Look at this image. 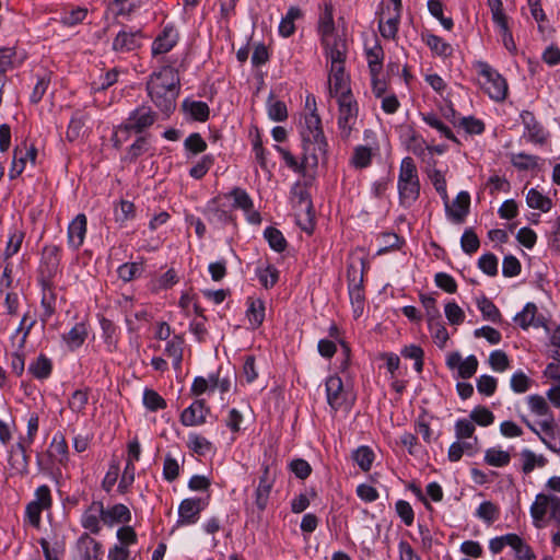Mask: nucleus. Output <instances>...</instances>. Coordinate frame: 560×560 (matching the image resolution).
I'll return each mask as SVG.
<instances>
[{
  "instance_id": "51",
  "label": "nucleus",
  "mask_w": 560,
  "mask_h": 560,
  "mask_svg": "<svg viewBox=\"0 0 560 560\" xmlns=\"http://www.w3.org/2000/svg\"><path fill=\"white\" fill-rule=\"evenodd\" d=\"M143 404L151 411L166 408L165 399L158 392L149 388L143 392Z\"/></svg>"
},
{
  "instance_id": "46",
  "label": "nucleus",
  "mask_w": 560,
  "mask_h": 560,
  "mask_svg": "<svg viewBox=\"0 0 560 560\" xmlns=\"http://www.w3.org/2000/svg\"><path fill=\"white\" fill-rule=\"evenodd\" d=\"M429 330L432 335L434 343L443 349L450 338L448 332L441 319L428 323Z\"/></svg>"
},
{
  "instance_id": "22",
  "label": "nucleus",
  "mask_w": 560,
  "mask_h": 560,
  "mask_svg": "<svg viewBox=\"0 0 560 560\" xmlns=\"http://www.w3.org/2000/svg\"><path fill=\"white\" fill-rule=\"evenodd\" d=\"M88 219L85 214L79 213L77 217L69 223L68 226V246L78 250L84 242L86 234Z\"/></svg>"
},
{
  "instance_id": "43",
  "label": "nucleus",
  "mask_w": 560,
  "mask_h": 560,
  "mask_svg": "<svg viewBox=\"0 0 560 560\" xmlns=\"http://www.w3.org/2000/svg\"><path fill=\"white\" fill-rule=\"evenodd\" d=\"M247 318L254 328L259 327L265 318V305L261 300H252L247 310Z\"/></svg>"
},
{
  "instance_id": "52",
  "label": "nucleus",
  "mask_w": 560,
  "mask_h": 560,
  "mask_svg": "<svg viewBox=\"0 0 560 560\" xmlns=\"http://www.w3.org/2000/svg\"><path fill=\"white\" fill-rule=\"evenodd\" d=\"M401 355L407 359L415 360V370L420 373L423 370L424 352L421 347L416 345L406 346L401 350Z\"/></svg>"
},
{
  "instance_id": "34",
  "label": "nucleus",
  "mask_w": 560,
  "mask_h": 560,
  "mask_svg": "<svg viewBox=\"0 0 560 560\" xmlns=\"http://www.w3.org/2000/svg\"><path fill=\"white\" fill-rule=\"evenodd\" d=\"M52 371V364L50 359L46 355L40 354L34 362L28 366V372L37 380H45L50 376Z\"/></svg>"
},
{
  "instance_id": "27",
  "label": "nucleus",
  "mask_w": 560,
  "mask_h": 560,
  "mask_svg": "<svg viewBox=\"0 0 560 560\" xmlns=\"http://www.w3.org/2000/svg\"><path fill=\"white\" fill-rule=\"evenodd\" d=\"M552 494L539 493L536 495L535 501L530 506V515L533 517L534 525L539 528L546 514L551 511Z\"/></svg>"
},
{
  "instance_id": "20",
  "label": "nucleus",
  "mask_w": 560,
  "mask_h": 560,
  "mask_svg": "<svg viewBox=\"0 0 560 560\" xmlns=\"http://www.w3.org/2000/svg\"><path fill=\"white\" fill-rule=\"evenodd\" d=\"M540 441L552 452L560 453V430L550 415L548 419L539 422Z\"/></svg>"
},
{
  "instance_id": "35",
  "label": "nucleus",
  "mask_w": 560,
  "mask_h": 560,
  "mask_svg": "<svg viewBox=\"0 0 560 560\" xmlns=\"http://www.w3.org/2000/svg\"><path fill=\"white\" fill-rule=\"evenodd\" d=\"M487 2L491 11L492 21L505 35H509L508 16L504 13L502 0H487Z\"/></svg>"
},
{
  "instance_id": "8",
  "label": "nucleus",
  "mask_w": 560,
  "mask_h": 560,
  "mask_svg": "<svg viewBox=\"0 0 560 560\" xmlns=\"http://www.w3.org/2000/svg\"><path fill=\"white\" fill-rule=\"evenodd\" d=\"M61 248L57 245H46L43 247L40 262L38 266V282H54L59 272Z\"/></svg>"
},
{
  "instance_id": "18",
  "label": "nucleus",
  "mask_w": 560,
  "mask_h": 560,
  "mask_svg": "<svg viewBox=\"0 0 560 560\" xmlns=\"http://www.w3.org/2000/svg\"><path fill=\"white\" fill-rule=\"evenodd\" d=\"M38 423H39L38 416L36 413L31 415V417L27 421V434H26V436L21 438L19 443L16 444V448L21 455V462L19 465H20V469L22 471L27 470L28 455L26 453V450L34 442V439L38 431Z\"/></svg>"
},
{
  "instance_id": "13",
  "label": "nucleus",
  "mask_w": 560,
  "mask_h": 560,
  "mask_svg": "<svg viewBox=\"0 0 560 560\" xmlns=\"http://www.w3.org/2000/svg\"><path fill=\"white\" fill-rule=\"evenodd\" d=\"M446 366L450 370H457V374L462 378H470L478 369V360L474 354L463 360L459 352H451L446 358Z\"/></svg>"
},
{
  "instance_id": "29",
  "label": "nucleus",
  "mask_w": 560,
  "mask_h": 560,
  "mask_svg": "<svg viewBox=\"0 0 560 560\" xmlns=\"http://www.w3.org/2000/svg\"><path fill=\"white\" fill-rule=\"evenodd\" d=\"M208 221L215 226H223L232 221V215L229 211L222 209L217 199H212L205 211Z\"/></svg>"
},
{
  "instance_id": "12",
  "label": "nucleus",
  "mask_w": 560,
  "mask_h": 560,
  "mask_svg": "<svg viewBox=\"0 0 560 560\" xmlns=\"http://www.w3.org/2000/svg\"><path fill=\"white\" fill-rule=\"evenodd\" d=\"M207 502L199 498H188L178 506V525H191L199 520L200 512L206 508Z\"/></svg>"
},
{
  "instance_id": "24",
  "label": "nucleus",
  "mask_w": 560,
  "mask_h": 560,
  "mask_svg": "<svg viewBox=\"0 0 560 560\" xmlns=\"http://www.w3.org/2000/svg\"><path fill=\"white\" fill-rule=\"evenodd\" d=\"M522 122L525 126V137L528 141L542 144L547 139V132L542 126L536 120L534 114L524 110L521 114Z\"/></svg>"
},
{
  "instance_id": "14",
  "label": "nucleus",
  "mask_w": 560,
  "mask_h": 560,
  "mask_svg": "<svg viewBox=\"0 0 560 560\" xmlns=\"http://www.w3.org/2000/svg\"><path fill=\"white\" fill-rule=\"evenodd\" d=\"M75 551L80 560H102L103 546L90 534L83 533L75 542Z\"/></svg>"
},
{
  "instance_id": "17",
  "label": "nucleus",
  "mask_w": 560,
  "mask_h": 560,
  "mask_svg": "<svg viewBox=\"0 0 560 560\" xmlns=\"http://www.w3.org/2000/svg\"><path fill=\"white\" fill-rule=\"evenodd\" d=\"M470 207V195L467 191H460L456 196L452 206L447 199V206H445V212L447 218L454 223L460 224L465 221L469 213Z\"/></svg>"
},
{
  "instance_id": "55",
  "label": "nucleus",
  "mask_w": 560,
  "mask_h": 560,
  "mask_svg": "<svg viewBox=\"0 0 560 560\" xmlns=\"http://www.w3.org/2000/svg\"><path fill=\"white\" fill-rule=\"evenodd\" d=\"M489 365L495 372H504L510 368L508 354L502 350H494L489 355Z\"/></svg>"
},
{
  "instance_id": "16",
  "label": "nucleus",
  "mask_w": 560,
  "mask_h": 560,
  "mask_svg": "<svg viewBox=\"0 0 560 560\" xmlns=\"http://www.w3.org/2000/svg\"><path fill=\"white\" fill-rule=\"evenodd\" d=\"M143 35L141 31H120L113 40V50L116 52H129L142 45Z\"/></svg>"
},
{
  "instance_id": "31",
  "label": "nucleus",
  "mask_w": 560,
  "mask_h": 560,
  "mask_svg": "<svg viewBox=\"0 0 560 560\" xmlns=\"http://www.w3.org/2000/svg\"><path fill=\"white\" fill-rule=\"evenodd\" d=\"M184 339L180 336H174L167 341L164 353L173 360V368L178 371L182 369Z\"/></svg>"
},
{
  "instance_id": "30",
  "label": "nucleus",
  "mask_w": 560,
  "mask_h": 560,
  "mask_svg": "<svg viewBox=\"0 0 560 560\" xmlns=\"http://www.w3.org/2000/svg\"><path fill=\"white\" fill-rule=\"evenodd\" d=\"M42 287V306L44 308L43 312V322H46L56 310V294H55V285L54 282H49L47 285L45 283H39Z\"/></svg>"
},
{
  "instance_id": "10",
  "label": "nucleus",
  "mask_w": 560,
  "mask_h": 560,
  "mask_svg": "<svg viewBox=\"0 0 560 560\" xmlns=\"http://www.w3.org/2000/svg\"><path fill=\"white\" fill-rule=\"evenodd\" d=\"M37 149L34 145L27 147L16 145L13 150V159L9 171V177L14 179L19 177L25 170L27 161L33 165L36 163Z\"/></svg>"
},
{
  "instance_id": "21",
  "label": "nucleus",
  "mask_w": 560,
  "mask_h": 560,
  "mask_svg": "<svg viewBox=\"0 0 560 560\" xmlns=\"http://www.w3.org/2000/svg\"><path fill=\"white\" fill-rule=\"evenodd\" d=\"M103 503L100 501H94L82 514L81 525L90 533L97 535L101 532V522H103Z\"/></svg>"
},
{
  "instance_id": "38",
  "label": "nucleus",
  "mask_w": 560,
  "mask_h": 560,
  "mask_svg": "<svg viewBox=\"0 0 560 560\" xmlns=\"http://www.w3.org/2000/svg\"><path fill=\"white\" fill-rule=\"evenodd\" d=\"M485 462L492 467H504L511 462V455L506 451L491 447L485 453Z\"/></svg>"
},
{
  "instance_id": "23",
  "label": "nucleus",
  "mask_w": 560,
  "mask_h": 560,
  "mask_svg": "<svg viewBox=\"0 0 560 560\" xmlns=\"http://www.w3.org/2000/svg\"><path fill=\"white\" fill-rule=\"evenodd\" d=\"M537 306L534 303H527L524 308L517 313L514 317V322L524 330L528 329L530 326L546 327L545 317L541 315H537Z\"/></svg>"
},
{
  "instance_id": "42",
  "label": "nucleus",
  "mask_w": 560,
  "mask_h": 560,
  "mask_svg": "<svg viewBox=\"0 0 560 560\" xmlns=\"http://www.w3.org/2000/svg\"><path fill=\"white\" fill-rule=\"evenodd\" d=\"M264 236L273 250L281 253L287 248V241L278 229L268 226L264 232Z\"/></svg>"
},
{
  "instance_id": "40",
  "label": "nucleus",
  "mask_w": 560,
  "mask_h": 560,
  "mask_svg": "<svg viewBox=\"0 0 560 560\" xmlns=\"http://www.w3.org/2000/svg\"><path fill=\"white\" fill-rule=\"evenodd\" d=\"M88 336L86 327L82 323L75 324L71 330L63 336V340L72 349L80 347Z\"/></svg>"
},
{
  "instance_id": "26",
  "label": "nucleus",
  "mask_w": 560,
  "mask_h": 560,
  "mask_svg": "<svg viewBox=\"0 0 560 560\" xmlns=\"http://www.w3.org/2000/svg\"><path fill=\"white\" fill-rule=\"evenodd\" d=\"M327 401L334 410H338L345 402L342 380L338 375L329 376L326 381Z\"/></svg>"
},
{
  "instance_id": "15",
  "label": "nucleus",
  "mask_w": 560,
  "mask_h": 560,
  "mask_svg": "<svg viewBox=\"0 0 560 560\" xmlns=\"http://www.w3.org/2000/svg\"><path fill=\"white\" fill-rule=\"evenodd\" d=\"M275 483V474L269 465H262V474L255 491V503L259 511L267 508L269 495Z\"/></svg>"
},
{
  "instance_id": "37",
  "label": "nucleus",
  "mask_w": 560,
  "mask_h": 560,
  "mask_svg": "<svg viewBox=\"0 0 560 560\" xmlns=\"http://www.w3.org/2000/svg\"><path fill=\"white\" fill-rule=\"evenodd\" d=\"M526 202L529 208L538 209L542 212H548L552 206L550 198L544 196L535 188L528 190L526 195Z\"/></svg>"
},
{
  "instance_id": "61",
  "label": "nucleus",
  "mask_w": 560,
  "mask_h": 560,
  "mask_svg": "<svg viewBox=\"0 0 560 560\" xmlns=\"http://www.w3.org/2000/svg\"><path fill=\"white\" fill-rule=\"evenodd\" d=\"M497 386H498V381L495 377H493L491 375L483 374L477 378V390L481 395H485L488 397L492 396L497 390Z\"/></svg>"
},
{
  "instance_id": "41",
  "label": "nucleus",
  "mask_w": 560,
  "mask_h": 560,
  "mask_svg": "<svg viewBox=\"0 0 560 560\" xmlns=\"http://www.w3.org/2000/svg\"><path fill=\"white\" fill-rule=\"evenodd\" d=\"M352 459L363 471H369L374 460V453L369 446H360L352 453Z\"/></svg>"
},
{
  "instance_id": "62",
  "label": "nucleus",
  "mask_w": 560,
  "mask_h": 560,
  "mask_svg": "<svg viewBox=\"0 0 560 560\" xmlns=\"http://www.w3.org/2000/svg\"><path fill=\"white\" fill-rule=\"evenodd\" d=\"M420 300L425 308L428 323L441 319V313L436 307V300L434 296L421 294Z\"/></svg>"
},
{
  "instance_id": "53",
  "label": "nucleus",
  "mask_w": 560,
  "mask_h": 560,
  "mask_svg": "<svg viewBox=\"0 0 560 560\" xmlns=\"http://www.w3.org/2000/svg\"><path fill=\"white\" fill-rule=\"evenodd\" d=\"M149 151V142L145 136H140L128 148L126 160L135 162L139 156Z\"/></svg>"
},
{
  "instance_id": "60",
  "label": "nucleus",
  "mask_w": 560,
  "mask_h": 560,
  "mask_svg": "<svg viewBox=\"0 0 560 560\" xmlns=\"http://www.w3.org/2000/svg\"><path fill=\"white\" fill-rule=\"evenodd\" d=\"M476 515L491 524L499 517V509L492 502L485 501L477 509Z\"/></svg>"
},
{
  "instance_id": "54",
  "label": "nucleus",
  "mask_w": 560,
  "mask_h": 560,
  "mask_svg": "<svg viewBox=\"0 0 560 560\" xmlns=\"http://www.w3.org/2000/svg\"><path fill=\"white\" fill-rule=\"evenodd\" d=\"M478 307L482 313L483 318L498 323L501 318L499 308L487 298H482L478 301Z\"/></svg>"
},
{
  "instance_id": "48",
  "label": "nucleus",
  "mask_w": 560,
  "mask_h": 560,
  "mask_svg": "<svg viewBox=\"0 0 560 560\" xmlns=\"http://www.w3.org/2000/svg\"><path fill=\"white\" fill-rule=\"evenodd\" d=\"M443 8L444 5L441 0L428 1V10L431 13V15L438 19L445 30L451 31L454 26V23L451 18H445L443 15Z\"/></svg>"
},
{
  "instance_id": "64",
  "label": "nucleus",
  "mask_w": 560,
  "mask_h": 560,
  "mask_svg": "<svg viewBox=\"0 0 560 560\" xmlns=\"http://www.w3.org/2000/svg\"><path fill=\"white\" fill-rule=\"evenodd\" d=\"M471 421L478 423L479 425L487 427L493 423L494 415L486 407H476L470 412Z\"/></svg>"
},
{
  "instance_id": "58",
  "label": "nucleus",
  "mask_w": 560,
  "mask_h": 560,
  "mask_svg": "<svg viewBox=\"0 0 560 560\" xmlns=\"http://www.w3.org/2000/svg\"><path fill=\"white\" fill-rule=\"evenodd\" d=\"M371 149L365 145H359L354 149L351 163L357 168H364L371 164Z\"/></svg>"
},
{
  "instance_id": "56",
  "label": "nucleus",
  "mask_w": 560,
  "mask_h": 560,
  "mask_svg": "<svg viewBox=\"0 0 560 560\" xmlns=\"http://www.w3.org/2000/svg\"><path fill=\"white\" fill-rule=\"evenodd\" d=\"M257 276L259 282L266 289L272 288L279 280V271L271 265H268L266 268L258 269Z\"/></svg>"
},
{
  "instance_id": "7",
  "label": "nucleus",
  "mask_w": 560,
  "mask_h": 560,
  "mask_svg": "<svg viewBox=\"0 0 560 560\" xmlns=\"http://www.w3.org/2000/svg\"><path fill=\"white\" fill-rule=\"evenodd\" d=\"M476 69L483 79L481 86L490 98L497 102L504 101L509 90L505 79L485 61L476 62Z\"/></svg>"
},
{
  "instance_id": "4",
  "label": "nucleus",
  "mask_w": 560,
  "mask_h": 560,
  "mask_svg": "<svg viewBox=\"0 0 560 560\" xmlns=\"http://www.w3.org/2000/svg\"><path fill=\"white\" fill-rule=\"evenodd\" d=\"M156 120V113L149 106H139L130 112L128 118L124 124L119 125L114 135L113 142L114 147L119 149L124 142L129 138V133H142L150 128Z\"/></svg>"
},
{
  "instance_id": "63",
  "label": "nucleus",
  "mask_w": 560,
  "mask_h": 560,
  "mask_svg": "<svg viewBox=\"0 0 560 560\" xmlns=\"http://www.w3.org/2000/svg\"><path fill=\"white\" fill-rule=\"evenodd\" d=\"M184 147L192 154H199L207 150V143L198 132L189 135L184 141Z\"/></svg>"
},
{
  "instance_id": "1",
  "label": "nucleus",
  "mask_w": 560,
  "mask_h": 560,
  "mask_svg": "<svg viewBox=\"0 0 560 560\" xmlns=\"http://www.w3.org/2000/svg\"><path fill=\"white\" fill-rule=\"evenodd\" d=\"M306 107L310 113L304 116L301 127L303 144L302 166L303 168H315L319 161L327 156L328 142L322 127V119L317 114L315 96H306Z\"/></svg>"
},
{
  "instance_id": "57",
  "label": "nucleus",
  "mask_w": 560,
  "mask_h": 560,
  "mask_svg": "<svg viewBox=\"0 0 560 560\" xmlns=\"http://www.w3.org/2000/svg\"><path fill=\"white\" fill-rule=\"evenodd\" d=\"M117 272L122 281L129 282L141 275L142 265L139 262H126L118 268Z\"/></svg>"
},
{
  "instance_id": "6",
  "label": "nucleus",
  "mask_w": 560,
  "mask_h": 560,
  "mask_svg": "<svg viewBox=\"0 0 560 560\" xmlns=\"http://www.w3.org/2000/svg\"><path fill=\"white\" fill-rule=\"evenodd\" d=\"M338 103V118L337 126L339 136L343 141L349 140L352 131L354 130L359 105L353 94H342L336 96Z\"/></svg>"
},
{
  "instance_id": "39",
  "label": "nucleus",
  "mask_w": 560,
  "mask_h": 560,
  "mask_svg": "<svg viewBox=\"0 0 560 560\" xmlns=\"http://www.w3.org/2000/svg\"><path fill=\"white\" fill-rule=\"evenodd\" d=\"M422 120L430 127L436 129L445 138L455 143H459L452 130L435 114H422Z\"/></svg>"
},
{
  "instance_id": "44",
  "label": "nucleus",
  "mask_w": 560,
  "mask_h": 560,
  "mask_svg": "<svg viewBox=\"0 0 560 560\" xmlns=\"http://www.w3.org/2000/svg\"><path fill=\"white\" fill-rule=\"evenodd\" d=\"M24 240V232L19 229H12L9 234V240L3 253L5 259L14 256L21 248V245Z\"/></svg>"
},
{
  "instance_id": "32",
  "label": "nucleus",
  "mask_w": 560,
  "mask_h": 560,
  "mask_svg": "<svg viewBox=\"0 0 560 560\" xmlns=\"http://www.w3.org/2000/svg\"><path fill=\"white\" fill-rule=\"evenodd\" d=\"M182 107L195 120L206 121L209 118L210 109L206 102L185 100Z\"/></svg>"
},
{
  "instance_id": "36",
  "label": "nucleus",
  "mask_w": 560,
  "mask_h": 560,
  "mask_svg": "<svg viewBox=\"0 0 560 560\" xmlns=\"http://www.w3.org/2000/svg\"><path fill=\"white\" fill-rule=\"evenodd\" d=\"M521 457L523 460L522 471L526 475L530 474L535 467H544L547 464V459L542 455H536L527 448L521 452Z\"/></svg>"
},
{
  "instance_id": "3",
  "label": "nucleus",
  "mask_w": 560,
  "mask_h": 560,
  "mask_svg": "<svg viewBox=\"0 0 560 560\" xmlns=\"http://www.w3.org/2000/svg\"><path fill=\"white\" fill-rule=\"evenodd\" d=\"M324 51L328 67V92L331 97L342 94H350V77L346 73L345 63L348 55V47Z\"/></svg>"
},
{
  "instance_id": "47",
  "label": "nucleus",
  "mask_w": 560,
  "mask_h": 560,
  "mask_svg": "<svg viewBox=\"0 0 560 560\" xmlns=\"http://www.w3.org/2000/svg\"><path fill=\"white\" fill-rule=\"evenodd\" d=\"M16 67V50L14 47H0V75Z\"/></svg>"
},
{
  "instance_id": "19",
  "label": "nucleus",
  "mask_w": 560,
  "mask_h": 560,
  "mask_svg": "<svg viewBox=\"0 0 560 560\" xmlns=\"http://www.w3.org/2000/svg\"><path fill=\"white\" fill-rule=\"evenodd\" d=\"M209 408L203 399L195 400L189 407L184 409L180 415V422L185 427H197L206 422Z\"/></svg>"
},
{
  "instance_id": "9",
  "label": "nucleus",
  "mask_w": 560,
  "mask_h": 560,
  "mask_svg": "<svg viewBox=\"0 0 560 560\" xmlns=\"http://www.w3.org/2000/svg\"><path fill=\"white\" fill-rule=\"evenodd\" d=\"M318 30L324 51L335 50L337 46H341L340 48L348 47L347 42L335 34L332 10L328 5H326L325 11L320 16Z\"/></svg>"
},
{
  "instance_id": "49",
  "label": "nucleus",
  "mask_w": 560,
  "mask_h": 560,
  "mask_svg": "<svg viewBox=\"0 0 560 560\" xmlns=\"http://www.w3.org/2000/svg\"><path fill=\"white\" fill-rule=\"evenodd\" d=\"M460 247L467 255H471L479 249L480 241L472 229H466L463 233L460 238Z\"/></svg>"
},
{
  "instance_id": "33",
  "label": "nucleus",
  "mask_w": 560,
  "mask_h": 560,
  "mask_svg": "<svg viewBox=\"0 0 560 560\" xmlns=\"http://www.w3.org/2000/svg\"><path fill=\"white\" fill-rule=\"evenodd\" d=\"M508 546L514 550L516 560H536V555L532 547L518 535L515 534L514 537H509Z\"/></svg>"
},
{
  "instance_id": "2",
  "label": "nucleus",
  "mask_w": 560,
  "mask_h": 560,
  "mask_svg": "<svg viewBox=\"0 0 560 560\" xmlns=\"http://www.w3.org/2000/svg\"><path fill=\"white\" fill-rule=\"evenodd\" d=\"M148 95L154 105L168 115L176 107L179 94V77L177 71L170 67H162L153 72L147 83Z\"/></svg>"
},
{
  "instance_id": "5",
  "label": "nucleus",
  "mask_w": 560,
  "mask_h": 560,
  "mask_svg": "<svg viewBox=\"0 0 560 560\" xmlns=\"http://www.w3.org/2000/svg\"><path fill=\"white\" fill-rule=\"evenodd\" d=\"M399 202L401 206L411 207L420 196V180L415 161L410 156L402 159L398 183Z\"/></svg>"
},
{
  "instance_id": "50",
  "label": "nucleus",
  "mask_w": 560,
  "mask_h": 560,
  "mask_svg": "<svg viewBox=\"0 0 560 560\" xmlns=\"http://www.w3.org/2000/svg\"><path fill=\"white\" fill-rule=\"evenodd\" d=\"M89 401L88 390L77 389L68 400V407L75 413H83Z\"/></svg>"
},
{
  "instance_id": "28",
  "label": "nucleus",
  "mask_w": 560,
  "mask_h": 560,
  "mask_svg": "<svg viewBox=\"0 0 560 560\" xmlns=\"http://www.w3.org/2000/svg\"><path fill=\"white\" fill-rule=\"evenodd\" d=\"M130 521L131 513L125 504L118 503L107 510L104 509L103 523L107 526H113L115 523H129Z\"/></svg>"
},
{
  "instance_id": "59",
  "label": "nucleus",
  "mask_w": 560,
  "mask_h": 560,
  "mask_svg": "<svg viewBox=\"0 0 560 560\" xmlns=\"http://www.w3.org/2000/svg\"><path fill=\"white\" fill-rule=\"evenodd\" d=\"M478 267L483 273L494 277L498 275V258L492 253L483 254L478 259Z\"/></svg>"
},
{
  "instance_id": "45",
  "label": "nucleus",
  "mask_w": 560,
  "mask_h": 560,
  "mask_svg": "<svg viewBox=\"0 0 560 560\" xmlns=\"http://www.w3.org/2000/svg\"><path fill=\"white\" fill-rule=\"evenodd\" d=\"M425 43L429 46V48L438 56L448 57L453 52L452 46L436 35H428L425 37Z\"/></svg>"
},
{
  "instance_id": "11",
  "label": "nucleus",
  "mask_w": 560,
  "mask_h": 560,
  "mask_svg": "<svg viewBox=\"0 0 560 560\" xmlns=\"http://www.w3.org/2000/svg\"><path fill=\"white\" fill-rule=\"evenodd\" d=\"M401 9L402 4H393V8L388 5L386 9L382 11L378 22V30L383 37L388 39L395 38L398 32Z\"/></svg>"
},
{
  "instance_id": "25",
  "label": "nucleus",
  "mask_w": 560,
  "mask_h": 560,
  "mask_svg": "<svg viewBox=\"0 0 560 560\" xmlns=\"http://www.w3.org/2000/svg\"><path fill=\"white\" fill-rule=\"evenodd\" d=\"M178 40V33L174 26L167 25L152 44L153 55H163L172 50Z\"/></svg>"
}]
</instances>
